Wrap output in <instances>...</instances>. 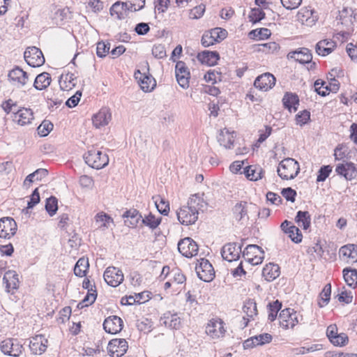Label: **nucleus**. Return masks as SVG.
<instances>
[{
    "label": "nucleus",
    "instance_id": "f257e3e1",
    "mask_svg": "<svg viewBox=\"0 0 357 357\" xmlns=\"http://www.w3.org/2000/svg\"><path fill=\"white\" fill-rule=\"evenodd\" d=\"M205 205L203 199L193 195L189 199L187 206H183L176 212V215L181 224L190 225L195 224L198 219L199 211L202 210Z\"/></svg>",
    "mask_w": 357,
    "mask_h": 357
},
{
    "label": "nucleus",
    "instance_id": "f03ea898",
    "mask_svg": "<svg viewBox=\"0 0 357 357\" xmlns=\"http://www.w3.org/2000/svg\"><path fill=\"white\" fill-rule=\"evenodd\" d=\"M300 172L298 162L291 158H287L282 160L278 165L277 172L278 176L284 180L294 178Z\"/></svg>",
    "mask_w": 357,
    "mask_h": 357
},
{
    "label": "nucleus",
    "instance_id": "7ed1b4c3",
    "mask_svg": "<svg viewBox=\"0 0 357 357\" xmlns=\"http://www.w3.org/2000/svg\"><path fill=\"white\" fill-rule=\"evenodd\" d=\"M85 162L92 168L100 169L107 165L109 158L107 155L99 150L92 149L84 155Z\"/></svg>",
    "mask_w": 357,
    "mask_h": 357
},
{
    "label": "nucleus",
    "instance_id": "20e7f679",
    "mask_svg": "<svg viewBox=\"0 0 357 357\" xmlns=\"http://www.w3.org/2000/svg\"><path fill=\"white\" fill-rule=\"evenodd\" d=\"M243 257L252 265H258L263 261L264 252L262 248L257 245H248L243 251Z\"/></svg>",
    "mask_w": 357,
    "mask_h": 357
},
{
    "label": "nucleus",
    "instance_id": "39448f33",
    "mask_svg": "<svg viewBox=\"0 0 357 357\" xmlns=\"http://www.w3.org/2000/svg\"><path fill=\"white\" fill-rule=\"evenodd\" d=\"M1 351L5 354L13 357H19L24 347L17 339L8 338L3 340L0 345Z\"/></svg>",
    "mask_w": 357,
    "mask_h": 357
},
{
    "label": "nucleus",
    "instance_id": "423d86ee",
    "mask_svg": "<svg viewBox=\"0 0 357 357\" xmlns=\"http://www.w3.org/2000/svg\"><path fill=\"white\" fill-rule=\"evenodd\" d=\"M24 57L27 64L33 68L41 66L45 63L42 51L34 46L29 47L25 50Z\"/></svg>",
    "mask_w": 357,
    "mask_h": 357
},
{
    "label": "nucleus",
    "instance_id": "0eeeda50",
    "mask_svg": "<svg viewBox=\"0 0 357 357\" xmlns=\"http://www.w3.org/2000/svg\"><path fill=\"white\" fill-rule=\"evenodd\" d=\"M280 325L284 329L293 328L299 323L298 314L291 308L282 310L279 314Z\"/></svg>",
    "mask_w": 357,
    "mask_h": 357
},
{
    "label": "nucleus",
    "instance_id": "6e6552de",
    "mask_svg": "<svg viewBox=\"0 0 357 357\" xmlns=\"http://www.w3.org/2000/svg\"><path fill=\"white\" fill-rule=\"evenodd\" d=\"M198 278L204 282H211L214 276L215 271L211 264L206 259H201L195 268Z\"/></svg>",
    "mask_w": 357,
    "mask_h": 357
},
{
    "label": "nucleus",
    "instance_id": "1a4fd4ad",
    "mask_svg": "<svg viewBox=\"0 0 357 357\" xmlns=\"http://www.w3.org/2000/svg\"><path fill=\"white\" fill-rule=\"evenodd\" d=\"M128 344L125 339H113L107 345V351L112 357H121L128 351Z\"/></svg>",
    "mask_w": 357,
    "mask_h": 357
},
{
    "label": "nucleus",
    "instance_id": "9d476101",
    "mask_svg": "<svg viewBox=\"0 0 357 357\" xmlns=\"http://www.w3.org/2000/svg\"><path fill=\"white\" fill-rule=\"evenodd\" d=\"M17 229V223L13 218L3 217L0 219V238H10Z\"/></svg>",
    "mask_w": 357,
    "mask_h": 357
},
{
    "label": "nucleus",
    "instance_id": "9b49d317",
    "mask_svg": "<svg viewBox=\"0 0 357 357\" xmlns=\"http://www.w3.org/2000/svg\"><path fill=\"white\" fill-rule=\"evenodd\" d=\"M103 277L107 284L114 287L121 284L124 279L121 270L114 266L107 268L104 272Z\"/></svg>",
    "mask_w": 357,
    "mask_h": 357
},
{
    "label": "nucleus",
    "instance_id": "f8f14e48",
    "mask_svg": "<svg viewBox=\"0 0 357 357\" xmlns=\"http://www.w3.org/2000/svg\"><path fill=\"white\" fill-rule=\"evenodd\" d=\"M178 250L184 257H192L197 255L198 245L193 239L187 237L178 241Z\"/></svg>",
    "mask_w": 357,
    "mask_h": 357
},
{
    "label": "nucleus",
    "instance_id": "ddd939ff",
    "mask_svg": "<svg viewBox=\"0 0 357 357\" xmlns=\"http://www.w3.org/2000/svg\"><path fill=\"white\" fill-rule=\"evenodd\" d=\"M175 74L176 80L180 86L183 89L188 88L190 74L185 62L179 61L176 63L175 66Z\"/></svg>",
    "mask_w": 357,
    "mask_h": 357
},
{
    "label": "nucleus",
    "instance_id": "4468645a",
    "mask_svg": "<svg viewBox=\"0 0 357 357\" xmlns=\"http://www.w3.org/2000/svg\"><path fill=\"white\" fill-rule=\"evenodd\" d=\"M242 245H237L236 243H229L225 245L221 250V255L225 260L229 262L239 259L242 252Z\"/></svg>",
    "mask_w": 357,
    "mask_h": 357
},
{
    "label": "nucleus",
    "instance_id": "2eb2a0df",
    "mask_svg": "<svg viewBox=\"0 0 357 357\" xmlns=\"http://www.w3.org/2000/svg\"><path fill=\"white\" fill-rule=\"evenodd\" d=\"M206 333L212 338L222 337L225 333L224 322L219 318L211 319L206 326Z\"/></svg>",
    "mask_w": 357,
    "mask_h": 357
},
{
    "label": "nucleus",
    "instance_id": "dca6fc26",
    "mask_svg": "<svg viewBox=\"0 0 357 357\" xmlns=\"http://www.w3.org/2000/svg\"><path fill=\"white\" fill-rule=\"evenodd\" d=\"M335 172L337 174L344 176L347 181H351L357 177V168L351 162L337 165Z\"/></svg>",
    "mask_w": 357,
    "mask_h": 357
},
{
    "label": "nucleus",
    "instance_id": "f3484780",
    "mask_svg": "<svg viewBox=\"0 0 357 357\" xmlns=\"http://www.w3.org/2000/svg\"><path fill=\"white\" fill-rule=\"evenodd\" d=\"M123 327V320L116 315L108 317L103 322V328L108 333L116 334L121 331Z\"/></svg>",
    "mask_w": 357,
    "mask_h": 357
},
{
    "label": "nucleus",
    "instance_id": "a211bd4d",
    "mask_svg": "<svg viewBox=\"0 0 357 357\" xmlns=\"http://www.w3.org/2000/svg\"><path fill=\"white\" fill-rule=\"evenodd\" d=\"M13 121L21 126L31 124L34 119L33 112L29 108L22 107L16 112H13Z\"/></svg>",
    "mask_w": 357,
    "mask_h": 357
},
{
    "label": "nucleus",
    "instance_id": "6ab92c4d",
    "mask_svg": "<svg viewBox=\"0 0 357 357\" xmlns=\"http://www.w3.org/2000/svg\"><path fill=\"white\" fill-rule=\"evenodd\" d=\"M135 77L144 92H149L155 86V79L150 75L142 73L139 70L135 73Z\"/></svg>",
    "mask_w": 357,
    "mask_h": 357
},
{
    "label": "nucleus",
    "instance_id": "aec40b11",
    "mask_svg": "<svg viewBox=\"0 0 357 357\" xmlns=\"http://www.w3.org/2000/svg\"><path fill=\"white\" fill-rule=\"evenodd\" d=\"M8 79L18 87L24 86L29 81V75L22 68L16 66L8 73Z\"/></svg>",
    "mask_w": 357,
    "mask_h": 357
},
{
    "label": "nucleus",
    "instance_id": "412c9836",
    "mask_svg": "<svg viewBox=\"0 0 357 357\" xmlns=\"http://www.w3.org/2000/svg\"><path fill=\"white\" fill-rule=\"evenodd\" d=\"M275 81L276 79L272 74L266 73L256 78L254 86L260 90L266 91L275 84Z\"/></svg>",
    "mask_w": 357,
    "mask_h": 357
},
{
    "label": "nucleus",
    "instance_id": "4be33fe9",
    "mask_svg": "<svg viewBox=\"0 0 357 357\" xmlns=\"http://www.w3.org/2000/svg\"><path fill=\"white\" fill-rule=\"evenodd\" d=\"M340 257L347 263L357 262V245L347 244L342 246L339 250Z\"/></svg>",
    "mask_w": 357,
    "mask_h": 357
},
{
    "label": "nucleus",
    "instance_id": "5701e85b",
    "mask_svg": "<svg viewBox=\"0 0 357 357\" xmlns=\"http://www.w3.org/2000/svg\"><path fill=\"white\" fill-rule=\"evenodd\" d=\"M112 119L109 109L106 107L102 108L97 114H94L92 121L93 126L99 128L109 123Z\"/></svg>",
    "mask_w": 357,
    "mask_h": 357
},
{
    "label": "nucleus",
    "instance_id": "b1692460",
    "mask_svg": "<svg viewBox=\"0 0 357 357\" xmlns=\"http://www.w3.org/2000/svg\"><path fill=\"white\" fill-rule=\"evenodd\" d=\"M197 57L199 61L208 66L216 65L220 59V55L216 51L205 50L199 53Z\"/></svg>",
    "mask_w": 357,
    "mask_h": 357
},
{
    "label": "nucleus",
    "instance_id": "393cba45",
    "mask_svg": "<svg viewBox=\"0 0 357 357\" xmlns=\"http://www.w3.org/2000/svg\"><path fill=\"white\" fill-rule=\"evenodd\" d=\"M160 324L171 329H178L181 326V319L176 314L167 312L160 318Z\"/></svg>",
    "mask_w": 357,
    "mask_h": 357
},
{
    "label": "nucleus",
    "instance_id": "a878e982",
    "mask_svg": "<svg viewBox=\"0 0 357 357\" xmlns=\"http://www.w3.org/2000/svg\"><path fill=\"white\" fill-rule=\"evenodd\" d=\"M288 57L294 59L295 61L301 63H310L312 59V55L307 48H301L299 50H296L289 52Z\"/></svg>",
    "mask_w": 357,
    "mask_h": 357
},
{
    "label": "nucleus",
    "instance_id": "bb28decb",
    "mask_svg": "<svg viewBox=\"0 0 357 357\" xmlns=\"http://www.w3.org/2000/svg\"><path fill=\"white\" fill-rule=\"evenodd\" d=\"M336 47V43L333 40H322L316 45V52L322 56L331 54Z\"/></svg>",
    "mask_w": 357,
    "mask_h": 357
},
{
    "label": "nucleus",
    "instance_id": "cd10ccee",
    "mask_svg": "<svg viewBox=\"0 0 357 357\" xmlns=\"http://www.w3.org/2000/svg\"><path fill=\"white\" fill-rule=\"evenodd\" d=\"M122 217L125 218V225L129 227H135L142 219L141 213L136 209H130L124 212Z\"/></svg>",
    "mask_w": 357,
    "mask_h": 357
},
{
    "label": "nucleus",
    "instance_id": "c85d7f7f",
    "mask_svg": "<svg viewBox=\"0 0 357 357\" xmlns=\"http://www.w3.org/2000/svg\"><path fill=\"white\" fill-rule=\"evenodd\" d=\"M236 137L234 132H229L227 129L222 130L218 136V141L221 146L226 149H231L233 146L234 138Z\"/></svg>",
    "mask_w": 357,
    "mask_h": 357
},
{
    "label": "nucleus",
    "instance_id": "c756f323",
    "mask_svg": "<svg viewBox=\"0 0 357 357\" xmlns=\"http://www.w3.org/2000/svg\"><path fill=\"white\" fill-rule=\"evenodd\" d=\"M3 281L6 284V288L9 292L11 289L18 288L19 278L18 275L15 271L9 270L3 275Z\"/></svg>",
    "mask_w": 357,
    "mask_h": 357
},
{
    "label": "nucleus",
    "instance_id": "7c9ffc66",
    "mask_svg": "<svg viewBox=\"0 0 357 357\" xmlns=\"http://www.w3.org/2000/svg\"><path fill=\"white\" fill-rule=\"evenodd\" d=\"M280 268L278 264L269 263L265 266L262 270V275L264 279L271 282L279 277Z\"/></svg>",
    "mask_w": 357,
    "mask_h": 357
},
{
    "label": "nucleus",
    "instance_id": "2f4dec72",
    "mask_svg": "<svg viewBox=\"0 0 357 357\" xmlns=\"http://www.w3.org/2000/svg\"><path fill=\"white\" fill-rule=\"evenodd\" d=\"M128 10L130 11L126 1H117L112 6L109 12L112 16H116L118 20H123L127 15Z\"/></svg>",
    "mask_w": 357,
    "mask_h": 357
},
{
    "label": "nucleus",
    "instance_id": "473e14b6",
    "mask_svg": "<svg viewBox=\"0 0 357 357\" xmlns=\"http://www.w3.org/2000/svg\"><path fill=\"white\" fill-rule=\"evenodd\" d=\"M342 274L347 284L355 289L357 287V269L347 267L343 269Z\"/></svg>",
    "mask_w": 357,
    "mask_h": 357
},
{
    "label": "nucleus",
    "instance_id": "72a5a7b5",
    "mask_svg": "<svg viewBox=\"0 0 357 357\" xmlns=\"http://www.w3.org/2000/svg\"><path fill=\"white\" fill-rule=\"evenodd\" d=\"M339 20L346 26L353 25L355 20V15L351 8H344L339 12Z\"/></svg>",
    "mask_w": 357,
    "mask_h": 357
},
{
    "label": "nucleus",
    "instance_id": "f704fd0d",
    "mask_svg": "<svg viewBox=\"0 0 357 357\" xmlns=\"http://www.w3.org/2000/svg\"><path fill=\"white\" fill-rule=\"evenodd\" d=\"M52 81L51 76L47 73L39 74L35 79L33 86L37 90H43L50 86Z\"/></svg>",
    "mask_w": 357,
    "mask_h": 357
},
{
    "label": "nucleus",
    "instance_id": "c9c22d12",
    "mask_svg": "<svg viewBox=\"0 0 357 357\" xmlns=\"http://www.w3.org/2000/svg\"><path fill=\"white\" fill-rule=\"evenodd\" d=\"M89 268L88 258L81 257L78 259L74 267V273L76 276L83 278L86 276Z\"/></svg>",
    "mask_w": 357,
    "mask_h": 357
},
{
    "label": "nucleus",
    "instance_id": "e433bc0d",
    "mask_svg": "<svg viewBox=\"0 0 357 357\" xmlns=\"http://www.w3.org/2000/svg\"><path fill=\"white\" fill-rule=\"evenodd\" d=\"M47 174L48 172L46 169H38L25 178L24 181V185L29 187L31 183L34 181H41L43 178L46 177Z\"/></svg>",
    "mask_w": 357,
    "mask_h": 357
},
{
    "label": "nucleus",
    "instance_id": "4c0bfd02",
    "mask_svg": "<svg viewBox=\"0 0 357 357\" xmlns=\"http://www.w3.org/2000/svg\"><path fill=\"white\" fill-rule=\"evenodd\" d=\"M282 103L284 107L289 111L292 108L296 111L299 104L298 96L296 93H286L282 98Z\"/></svg>",
    "mask_w": 357,
    "mask_h": 357
},
{
    "label": "nucleus",
    "instance_id": "58836bf2",
    "mask_svg": "<svg viewBox=\"0 0 357 357\" xmlns=\"http://www.w3.org/2000/svg\"><path fill=\"white\" fill-rule=\"evenodd\" d=\"M47 340L45 343L43 342L42 337H36L30 342V349L34 354H42L47 349Z\"/></svg>",
    "mask_w": 357,
    "mask_h": 357
},
{
    "label": "nucleus",
    "instance_id": "ea45409f",
    "mask_svg": "<svg viewBox=\"0 0 357 357\" xmlns=\"http://www.w3.org/2000/svg\"><path fill=\"white\" fill-rule=\"evenodd\" d=\"M295 220L299 227L307 229L311 225V218L308 211H299L297 212Z\"/></svg>",
    "mask_w": 357,
    "mask_h": 357
},
{
    "label": "nucleus",
    "instance_id": "a19ab883",
    "mask_svg": "<svg viewBox=\"0 0 357 357\" xmlns=\"http://www.w3.org/2000/svg\"><path fill=\"white\" fill-rule=\"evenodd\" d=\"M246 177L250 181L261 179L264 174V169L260 167L249 166L244 171Z\"/></svg>",
    "mask_w": 357,
    "mask_h": 357
},
{
    "label": "nucleus",
    "instance_id": "79ce46f5",
    "mask_svg": "<svg viewBox=\"0 0 357 357\" xmlns=\"http://www.w3.org/2000/svg\"><path fill=\"white\" fill-rule=\"evenodd\" d=\"M234 216L236 220L240 221L248 214V204L246 202H240L236 204L233 209Z\"/></svg>",
    "mask_w": 357,
    "mask_h": 357
},
{
    "label": "nucleus",
    "instance_id": "37998d69",
    "mask_svg": "<svg viewBox=\"0 0 357 357\" xmlns=\"http://www.w3.org/2000/svg\"><path fill=\"white\" fill-rule=\"evenodd\" d=\"M170 280L173 283L174 286H178L181 284L185 285L186 278L181 271L178 268L172 269L170 273Z\"/></svg>",
    "mask_w": 357,
    "mask_h": 357
},
{
    "label": "nucleus",
    "instance_id": "c03bdc74",
    "mask_svg": "<svg viewBox=\"0 0 357 357\" xmlns=\"http://www.w3.org/2000/svg\"><path fill=\"white\" fill-rule=\"evenodd\" d=\"M243 311L249 318H254L257 314V303L253 299H248L244 302Z\"/></svg>",
    "mask_w": 357,
    "mask_h": 357
},
{
    "label": "nucleus",
    "instance_id": "a18cd8bd",
    "mask_svg": "<svg viewBox=\"0 0 357 357\" xmlns=\"http://www.w3.org/2000/svg\"><path fill=\"white\" fill-rule=\"evenodd\" d=\"M161 221V217L155 218V216L152 213H149L148 215L145 216L144 218H142V223L144 225L149 227L152 230L156 229L160 224Z\"/></svg>",
    "mask_w": 357,
    "mask_h": 357
},
{
    "label": "nucleus",
    "instance_id": "49530a36",
    "mask_svg": "<svg viewBox=\"0 0 357 357\" xmlns=\"http://www.w3.org/2000/svg\"><path fill=\"white\" fill-rule=\"evenodd\" d=\"M268 310V319L271 321H273L278 315V312L282 307V303L278 300L269 303L267 305Z\"/></svg>",
    "mask_w": 357,
    "mask_h": 357
},
{
    "label": "nucleus",
    "instance_id": "de8ad7c7",
    "mask_svg": "<svg viewBox=\"0 0 357 357\" xmlns=\"http://www.w3.org/2000/svg\"><path fill=\"white\" fill-rule=\"evenodd\" d=\"M155 199V204L160 214L167 215L169 211V202L160 196L153 197Z\"/></svg>",
    "mask_w": 357,
    "mask_h": 357
},
{
    "label": "nucleus",
    "instance_id": "09e8293b",
    "mask_svg": "<svg viewBox=\"0 0 357 357\" xmlns=\"http://www.w3.org/2000/svg\"><path fill=\"white\" fill-rule=\"evenodd\" d=\"M331 285L330 283L325 285L323 290L320 293V298L321 301L319 302V306L320 307H323L324 306L326 305L331 298Z\"/></svg>",
    "mask_w": 357,
    "mask_h": 357
},
{
    "label": "nucleus",
    "instance_id": "8fccbe9b",
    "mask_svg": "<svg viewBox=\"0 0 357 357\" xmlns=\"http://www.w3.org/2000/svg\"><path fill=\"white\" fill-rule=\"evenodd\" d=\"M271 33L268 29L266 28H261L259 29H255L251 31L249 33V36L250 38H258L260 40H263L268 38L271 36Z\"/></svg>",
    "mask_w": 357,
    "mask_h": 357
},
{
    "label": "nucleus",
    "instance_id": "3c124183",
    "mask_svg": "<svg viewBox=\"0 0 357 357\" xmlns=\"http://www.w3.org/2000/svg\"><path fill=\"white\" fill-rule=\"evenodd\" d=\"M58 200L55 197H50L47 199L45 209L50 216H53L58 210Z\"/></svg>",
    "mask_w": 357,
    "mask_h": 357
},
{
    "label": "nucleus",
    "instance_id": "603ef678",
    "mask_svg": "<svg viewBox=\"0 0 357 357\" xmlns=\"http://www.w3.org/2000/svg\"><path fill=\"white\" fill-rule=\"evenodd\" d=\"M287 234H289V236L294 243H298L301 242L303 236L300 229L294 225L290 226L288 227Z\"/></svg>",
    "mask_w": 357,
    "mask_h": 357
},
{
    "label": "nucleus",
    "instance_id": "864d4df0",
    "mask_svg": "<svg viewBox=\"0 0 357 357\" xmlns=\"http://www.w3.org/2000/svg\"><path fill=\"white\" fill-rule=\"evenodd\" d=\"M96 221L100 223L99 227L108 228L109 222H113V219L107 214L102 212L96 215Z\"/></svg>",
    "mask_w": 357,
    "mask_h": 357
},
{
    "label": "nucleus",
    "instance_id": "5fc2aeb1",
    "mask_svg": "<svg viewBox=\"0 0 357 357\" xmlns=\"http://www.w3.org/2000/svg\"><path fill=\"white\" fill-rule=\"evenodd\" d=\"M54 125L48 120H44L38 127V134L42 137L47 136L53 129Z\"/></svg>",
    "mask_w": 357,
    "mask_h": 357
},
{
    "label": "nucleus",
    "instance_id": "6e6d98bb",
    "mask_svg": "<svg viewBox=\"0 0 357 357\" xmlns=\"http://www.w3.org/2000/svg\"><path fill=\"white\" fill-rule=\"evenodd\" d=\"M213 38L215 40V43H220L227 36V31L222 28L216 27L210 30Z\"/></svg>",
    "mask_w": 357,
    "mask_h": 357
},
{
    "label": "nucleus",
    "instance_id": "4d7b16f0",
    "mask_svg": "<svg viewBox=\"0 0 357 357\" xmlns=\"http://www.w3.org/2000/svg\"><path fill=\"white\" fill-rule=\"evenodd\" d=\"M280 49V45L275 42H269L267 43L259 45V51L265 53H273Z\"/></svg>",
    "mask_w": 357,
    "mask_h": 357
},
{
    "label": "nucleus",
    "instance_id": "13d9d810",
    "mask_svg": "<svg viewBox=\"0 0 357 357\" xmlns=\"http://www.w3.org/2000/svg\"><path fill=\"white\" fill-rule=\"evenodd\" d=\"M332 172L331 165H324L321 167L317 173V182H324Z\"/></svg>",
    "mask_w": 357,
    "mask_h": 357
},
{
    "label": "nucleus",
    "instance_id": "bf43d9fd",
    "mask_svg": "<svg viewBox=\"0 0 357 357\" xmlns=\"http://www.w3.org/2000/svg\"><path fill=\"white\" fill-rule=\"evenodd\" d=\"M62 80L66 84L68 83V84L65 86L66 88L71 89L72 87L75 86L77 84V77L73 73H68L65 75H62L60 78V84L61 83Z\"/></svg>",
    "mask_w": 357,
    "mask_h": 357
},
{
    "label": "nucleus",
    "instance_id": "052dcab7",
    "mask_svg": "<svg viewBox=\"0 0 357 357\" xmlns=\"http://www.w3.org/2000/svg\"><path fill=\"white\" fill-rule=\"evenodd\" d=\"M310 119V112L307 110H303L298 113L296 116V123L303 126L307 123Z\"/></svg>",
    "mask_w": 357,
    "mask_h": 357
},
{
    "label": "nucleus",
    "instance_id": "680f3d73",
    "mask_svg": "<svg viewBox=\"0 0 357 357\" xmlns=\"http://www.w3.org/2000/svg\"><path fill=\"white\" fill-rule=\"evenodd\" d=\"M110 49V43L105 42H98L96 47V54L98 57L103 58L106 54L109 52Z\"/></svg>",
    "mask_w": 357,
    "mask_h": 357
},
{
    "label": "nucleus",
    "instance_id": "e2e57ef3",
    "mask_svg": "<svg viewBox=\"0 0 357 357\" xmlns=\"http://www.w3.org/2000/svg\"><path fill=\"white\" fill-rule=\"evenodd\" d=\"M250 21L254 23H257L265 17V13L261 8H252L250 15Z\"/></svg>",
    "mask_w": 357,
    "mask_h": 357
},
{
    "label": "nucleus",
    "instance_id": "0e129e2a",
    "mask_svg": "<svg viewBox=\"0 0 357 357\" xmlns=\"http://www.w3.org/2000/svg\"><path fill=\"white\" fill-rule=\"evenodd\" d=\"M126 3L130 11H137L144 8L145 0H127Z\"/></svg>",
    "mask_w": 357,
    "mask_h": 357
},
{
    "label": "nucleus",
    "instance_id": "69168bd1",
    "mask_svg": "<svg viewBox=\"0 0 357 357\" xmlns=\"http://www.w3.org/2000/svg\"><path fill=\"white\" fill-rule=\"evenodd\" d=\"M152 54L155 58L162 59L166 56L165 47L163 45L155 44L152 48Z\"/></svg>",
    "mask_w": 357,
    "mask_h": 357
},
{
    "label": "nucleus",
    "instance_id": "338daca9",
    "mask_svg": "<svg viewBox=\"0 0 357 357\" xmlns=\"http://www.w3.org/2000/svg\"><path fill=\"white\" fill-rule=\"evenodd\" d=\"M205 12V6L200 4L194 7L190 10V18L191 19H199L201 18Z\"/></svg>",
    "mask_w": 357,
    "mask_h": 357
},
{
    "label": "nucleus",
    "instance_id": "774afa93",
    "mask_svg": "<svg viewBox=\"0 0 357 357\" xmlns=\"http://www.w3.org/2000/svg\"><path fill=\"white\" fill-rule=\"evenodd\" d=\"M324 84H326V82L320 79L317 80L314 83L315 91L321 96H326L329 93L328 86L326 85L324 87Z\"/></svg>",
    "mask_w": 357,
    "mask_h": 357
}]
</instances>
